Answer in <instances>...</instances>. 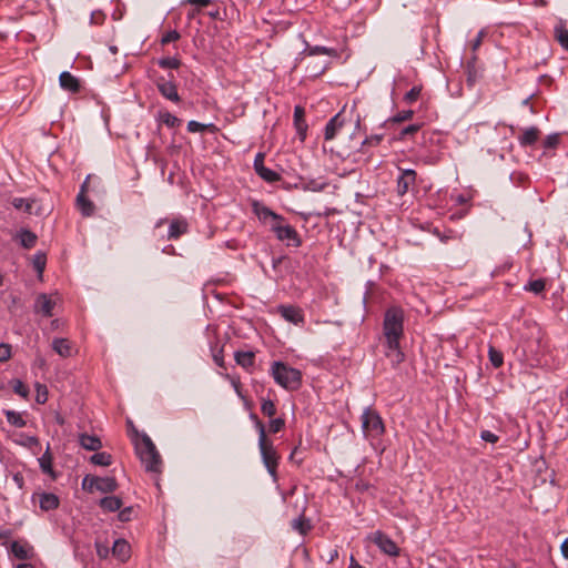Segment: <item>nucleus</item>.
<instances>
[{"mask_svg":"<svg viewBox=\"0 0 568 568\" xmlns=\"http://www.w3.org/2000/svg\"><path fill=\"white\" fill-rule=\"evenodd\" d=\"M12 481L16 484V486L19 488V489H22L23 486H24V478H23V475L21 473H14L12 475Z\"/></svg>","mask_w":568,"mask_h":568,"instance_id":"60","label":"nucleus"},{"mask_svg":"<svg viewBox=\"0 0 568 568\" xmlns=\"http://www.w3.org/2000/svg\"><path fill=\"white\" fill-rule=\"evenodd\" d=\"M189 224L184 219H175L170 223L168 239L178 240L181 235L187 233Z\"/></svg>","mask_w":568,"mask_h":568,"instance_id":"18","label":"nucleus"},{"mask_svg":"<svg viewBox=\"0 0 568 568\" xmlns=\"http://www.w3.org/2000/svg\"><path fill=\"white\" fill-rule=\"evenodd\" d=\"M158 64L162 69H178L181 65V61L178 58L165 57L159 59Z\"/></svg>","mask_w":568,"mask_h":568,"instance_id":"37","label":"nucleus"},{"mask_svg":"<svg viewBox=\"0 0 568 568\" xmlns=\"http://www.w3.org/2000/svg\"><path fill=\"white\" fill-rule=\"evenodd\" d=\"M539 138V130L536 126L527 128L523 131L518 141L521 146L532 145Z\"/></svg>","mask_w":568,"mask_h":568,"instance_id":"25","label":"nucleus"},{"mask_svg":"<svg viewBox=\"0 0 568 568\" xmlns=\"http://www.w3.org/2000/svg\"><path fill=\"white\" fill-rule=\"evenodd\" d=\"M271 374L276 384H278L285 389L295 390L301 386V372L282 362L276 361L272 363Z\"/></svg>","mask_w":568,"mask_h":568,"instance_id":"4","label":"nucleus"},{"mask_svg":"<svg viewBox=\"0 0 568 568\" xmlns=\"http://www.w3.org/2000/svg\"><path fill=\"white\" fill-rule=\"evenodd\" d=\"M99 505L103 510L114 513L121 509L122 500L118 496H106L100 500Z\"/></svg>","mask_w":568,"mask_h":568,"instance_id":"26","label":"nucleus"},{"mask_svg":"<svg viewBox=\"0 0 568 568\" xmlns=\"http://www.w3.org/2000/svg\"><path fill=\"white\" fill-rule=\"evenodd\" d=\"M252 211L261 223L270 224L272 226V223L285 222V219L282 215L275 213L260 201H252Z\"/></svg>","mask_w":568,"mask_h":568,"instance_id":"7","label":"nucleus"},{"mask_svg":"<svg viewBox=\"0 0 568 568\" xmlns=\"http://www.w3.org/2000/svg\"><path fill=\"white\" fill-rule=\"evenodd\" d=\"M420 129V125L419 124H409L407 126H405L400 133H399V139H405L406 136L408 135H413L415 134L416 132H418Z\"/></svg>","mask_w":568,"mask_h":568,"instance_id":"50","label":"nucleus"},{"mask_svg":"<svg viewBox=\"0 0 568 568\" xmlns=\"http://www.w3.org/2000/svg\"><path fill=\"white\" fill-rule=\"evenodd\" d=\"M156 88L163 98L174 103H179L181 101L173 74H170L169 79L163 77L159 78L156 80Z\"/></svg>","mask_w":568,"mask_h":568,"instance_id":"9","label":"nucleus"},{"mask_svg":"<svg viewBox=\"0 0 568 568\" xmlns=\"http://www.w3.org/2000/svg\"><path fill=\"white\" fill-rule=\"evenodd\" d=\"M271 231L274 232L278 241H286L287 245L298 247L302 244V241L296 230L288 224H284V222L272 223Z\"/></svg>","mask_w":568,"mask_h":568,"instance_id":"6","label":"nucleus"},{"mask_svg":"<svg viewBox=\"0 0 568 568\" xmlns=\"http://www.w3.org/2000/svg\"><path fill=\"white\" fill-rule=\"evenodd\" d=\"M186 3L196 6L197 9L205 8L211 4L212 0H185Z\"/></svg>","mask_w":568,"mask_h":568,"instance_id":"61","label":"nucleus"},{"mask_svg":"<svg viewBox=\"0 0 568 568\" xmlns=\"http://www.w3.org/2000/svg\"><path fill=\"white\" fill-rule=\"evenodd\" d=\"M276 312L286 322L292 323L296 326H303L305 323L303 310L298 306L282 304L277 306Z\"/></svg>","mask_w":568,"mask_h":568,"instance_id":"10","label":"nucleus"},{"mask_svg":"<svg viewBox=\"0 0 568 568\" xmlns=\"http://www.w3.org/2000/svg\"><path fill=\"white\" fill-rule=\"evenodd\" d=\"M294 125L301 142L306 139L307 124L304 120V109L302 106H295L294 109Z\"/></svg>","mask_w":568,"mask_h":568,"instance_id":"16","label":"nucleus"},{"mask_svg":"<svg viewBox=\"0 0 568 568\" xmlns=\"http://www.w3.org/2000/svg\"><path fill=\"white\" fill-rule=\"evenodd\" d=\"M118 488V483L114 477H99L97 476L95 489L101 493H113Z\"/></svg>","mask_w":568,"mask_h":568,"instance_id":"24","label":"nucleus"},{"mask_svg":"<svg viewBox=\"0 0 568 568\" xmlns=\"http://www.w3.org/2000/svg\"><path fill=\"white\" fill-rule=\"evenodd\" d=\"M546 287V282L542 278L532 280L529 281L525 286L524 290L527 292H532L534 294H540L544 292Z\"/></svg>","mask_w":568,"mask_h":568,"instance_id":"35","label":"nucleus"},{"mask_svg":"<svg viewBox=\"0 0 568 568\" xmlns=\"http://www.w3.org/2000/svg\"><path fill=\"white\" fill-rule=\"evenodd\" d=\"M112 555L122 562H125L131 556V547L125 539H116L111 548Z\"/></svg>","mask_w":568,"mask_h":568,"instance_id":"14","label":"nucleus"},{"mask_svg":"<svg viewBox=\"0 0 568 568\" xmlns=\"http://www.w3.org/2000/svg\"><path fill=\"white\" fill-rule=\"evenodd\" d=\"M206 128H207L206 124L200 123L194 120H192L187 123V131L192 132V133L203 132Z\"/></svg>","mask_w":568,"mask_h":568,"instance_id":"54","label":"nucleus"},{"mask_svg":"<svg viewBox=\"0 0 568 568\" xmlns=\"http://www.w3.org/2000/svg\"><path fill=\"white\" fill-rule=\"evenodd\" d=\"M383 138H384L383 134H375V135H371V136L366 138L362 142L361 151H363L366 145H374V146L378 145L383 141Z\"/></svg>","mask_w":568,"mask_h":568,"instance_id":"46","label":"nucleus"},{"mask_svg":"<svg viewBox=\"0 0 568 568\" xmlns=\"http://www.w3.org/2000/svg\"><path fill=\"white\" fill-rule=\"evenodd\" d=\"M285 426V420L281 417L278 418H273L270 420V425H268V430L273 434H276L278 433L280 430H282Z\"/></svg>","mask_w":568,"mask_h":568,"instance_id":"44","label":"nucleus"},{"mask_svg":"<svg viewBox=\"0 0 568 568\" xmlns=\"http://www.w3.org/2000/svg\"><path fill=\"white\" fill-rule=\"evenodd\" d=\"M475 60H476V57L474 55L471 61H469L467 63L468 81L471 83L475 81V78H476Z\"/></svg>","mask_w":568,"mask_h":568,"instance_id":"56","label":"nucleus"},{"mask_svg":"<svg viewBox=\"0 0 568 568\" xmlns=\"http://www.w3.org/2000/svg\"><path fill=\"white\" fill-rule=\"evenodd\" d=\"M292 527L293 529L298 530L301 534H306V531L310 529V525L306 524L303 517L293 519Z\"/></svg>","mask_w":568,"mask_h":568,"instance_id":"43","label":"nucleus"},{"mask_svg":"<svg viewBox=\"0 0 568 568\" xmlns=\"http://www.w3.org/2000/svg\"><path fill=\"white\" fill-rule=\"evenodd\" d=\"M95 483H97V476L87 475L82 479V489L91 493V491H93V489H95Z\"/></svg>","mask_w":568,"mask_h":568,"instance_id":"48","label":"nucleus"},{"mask_svg":"<svg viewBox=\"0 0 568 568\" xmlns=\"http://www.w3.org/2000/svg\"><path fill=\"white\" fill-rule=\"evenodd\" d=\"M135 450L146 471H161V456L156 450L155 445L146 434H143L141 438L136 439Z\"/></svg>","mask_w":568,"mask_h":568,"instance_id":"3","label":"nucleus"},{"mask_svg":"<svg viewBox=\"0 0 568 568\" xmlns=\"http://www.w3.org/2000/svg\"><path fill=\"white\" fill-rule=\"evenodd\" d=\"M234 358L237 365L245 369H248L254 365L255 354L251 351L247 352H235Z\"/></svg>","mask_w":568,"mask_h":568,"instance_id":"29","label":"nucleus"},{"mask_svg":"<svg viewBox=\"0 0 568 568\" xmlns=\"http://www.w3.org/2000/svg\"><path fill=\"white\" fill-rule=\"evenodd\" d=\"M95 548H97V555L99 556V558L105 559L109 557L111 550L108 545H104L101 542H95Z\"/></svg>","mask_w":568,"mask_h":568,"instance_id":"52","label":"nucleus"},{"mask_svg":"<svg viewBox=\"0 0 568 568\" xmlns=\"http://www.w3.org/2000/svg\"><path fill=\"white\" fill-rule=\"evenodd\" d=\"M54 304L55 303L47 294H40L34 302V312L50 317L52 316Z\"/></svg>","mask_w":568,"mask_h":568,"instance_id":"13","label":"nucleus"},{"mask_svg":"<svg viewBox=\"0 0 568 568\" xmlns=\"http://www.w3.org/2000/svg\"><path fill=\"white\" fill-rule=\"evenodd\" d=\"M250 417L251 419L254 420L255 428L258 432V448L262 462L266 467L268 474L273 477V479H276L280 456L273 443L270 439H267L264 424L258 419V417L255 414H251Z\"/></svg>","mask_w":568,"mask_h":568,"instance_id":"2","label":"nucleus"},{"mask_svg":"<svg viewBox=\"0 0 568 568\" xmlns=\"http://www.w3.org/2000/svg\"><path fill=\"white\" fill-rule=\"evenodd\" d=\"M384 336L393 362L400 363L404 354L400 351L399 339L404 331V313L399 307H390L385 312L383 323Z\"/></svg>","mask_w":568,"mask_h":568,"instance_id":"1","label":"nucleus"},{"mask_svg":"<svg viewBox=\"0 0 568 568\" xmlns=\"http://www.w3.org/2000/svg\"><path fill=\"white\" fill-rule=\"evenodd\" d=\"M159 119L161 123L165 124L168 128H175L179 126L181 123V120L179 118H176L168 111L160 112Z\"/></svg>","mask_w":568,"mask_h":568,"instance_id":"34","label":"nucleus"},{"mask_svg":"<svg viewBox=\"0 0 568 568\" xmlns=\"http://www.w3.org/2000/svg\"><path fill=\"white\" fill-rule=\"evenodd\" d=\"M413 115H414V111L406 110V111H402V112L397 113L396 115H394L390 119V121L395 122V123H400V122L410 120L413 118Z\"/></svg>","mask_w":568,"mask_h":568,"instance_id":"47","label":"nucleus"},{"mask_svg":"<svg viewBox=\"0 0 568 568\" xmlns=\"http://www.w3.org/2000/svg\"><path fill=\"white\" fill-rule=\"evenodd\" d=\"M10 552L20 560L29 559L33 556V548L27 542L12 541Z\"/></svg>","mask_w":568,"mask_h":568,"instance_id":"15","label":"nucleus"},{"mask_svg":"<svg viewBox=\"0 0 568 568\" xmlns=\"http://www.w3.org/2000/svg\"><path fill=\"white\" fill-rule=\"evenodd\" d=\"M256 174L268 183H274L281 180V175L277 172L266 168L265 165H261L258 171H256Z\"/></svg>","mask_w":568,"mask_h":568,"instance_id":"30","label":"nucleus"},{"mask_svg":"<svg viewBox=\"0 0 568 568\" xmlns=\"http://www.w3.org/2000/svg\"><path fill=\"white\" fill-rule=\"evenodd\" d=\"M261 165H264V154L263 153H257L255 155V159H254V170H255V172L258 171Z\"/></svg>","mask_w":568,"mask_h":568,"instance_id":"63","label":"nucleus"},{"mask_svg":"<svg viewBox=\"0 0 568 568\" xmlns=\"http://www.w3.org/2000/svg\"><path fill=\"white\" fill-rule=\"evenodd\" d=\"M49 446L47 447V450L45 453L42 455V457L39 458V465H40V468L41 470L44 473V474H49V475H52L53 474V469H52V456L49 452Z\"/></svg>","mask_w":568,"mask_h":568,"instance_id":"31","label":"nucleus"},{"mask_svg":"<svg viewBox=\"0 0 568 568\" xmlns=\"http://www.w3.org/2000/svg\"><path fill=\"white\" fill-rule=\"evenodd\" d=\"M484 36H485L484 30H480L477 33L476 38L471 41V49H473V51H476L480 47V44L483 42Z\"/></svg>","mask_w":568,"mask_h":568,"instance_id":"58","label":"nucleus"},{"mask_svg":"<svg viewBox=\"0 0 568 568\" xmlns=\"http://www.w3.org/2000/svg\"><path fill=\"white\" fill-rule=\"evenodd\" d=\"M52 348L62 357H70L73 352V347L67 338H54L52 342Z\"/></svg>","mask_w":568,"mask_h":568,"instance_id":"23","label":"nucleus"},{"mask_svg":"<svg viewBox=\"0 0 568 568\" xmlns=\"http://www.w3.org/2000/svg\"><path fill=\"white\" fill-rule=\"evenodd\" d=\"M362 429L366 438H378L385 430L384 423L379 414L367 407L362 414Z\"/></svg>","mask_w":568,"mask_h":568,"instance_id":"5","label":"nucleus"},{"mask_svg":"<svg viewBox=\"0 0 568 568\" xmlns=\"http://www.w3.org/2000/svg\"><path fill=\"white\" fill-rule=\"evenodd\" d=\"M488 357L491 365L495 368H499L504 364V355L500 351L496 349L494 346H489L488 348Z\"/></svg>","mask_w":568,"mask_h":568,"instance_id":"32","label":"nucleus"},{"mask_svg":"<svg viewBox=\"0 0 568 568\" xmlns=\"http://www.w3.org/2000/svg\"><path fill=\"white\" fill-rule=\"evenodd\" d=\"M22 439L19 442L21 445L26 447H33L39 445V439L36 436L21 435Z\"/></svg>","mask_w":568,"mask_h":568,"instance_id":"53","label":"nucleus"},{"mask_svg":"<svg viewBox=\"0 0 568 568\" xmlns=\"http://www.w3.org/2000/svg\"><path fill=\"white\" fill-rule=\"evenodd\" d=\"M81 447L87 450L97 452L102 447L101 439L95 435L81 434L79 436Z\"/></svg>","mask_w":568,"mask_h":568,"instance_id":"22","label":"nucleus"},{"mask_svg":"<svg viewBox=\"0 0 568 568\" xmlns=\"http://www.w3.org/2000/svg\"><path fill=\"white\" fill-rule=\"evenodd\" d=\"M560 549H561V554H562V556H564L566 559H568V538H566V539L562 541Z\"/></svg>","mask_w":568,"mask_h":568,"instance_id":"64","label":"nucleus"},{"mask_svg":"<svg viewBox=\"0 0 568 568\" xmlns=\"http://www.w3.org/2000/svg\"><path fill=\"white\" fill-rule=\"evenodd\" d=\"M47 256L44 253L38 252L33 255L32 264L38 273H42L45 267Z\"/></svg>","mask_w":568,"mask_h":568,"instance_id":"38","label":"nucleus"},{"mask_svg":"<svg viewBox=\"0 0 568 568\" xmlns=\"http://www.w3.org/2000/svg\"><path fill=\"white\" fill-rule=\"evenodd\" d=\"M420 92H422V87L419 85H415L405 95H404V101L408 104H412L414 103L415 101L418 100L419 95H420Z\"/></svg>","mask_w":568,"mask_h":568,"instance_id":"41","label":"nucleus"},{"mask_svg":"<svg viewBox=\"0 0 568 568\" xmlns=\"http://www.w3.org/2000/svg\"><path fill=\"white\" fill-rule=\"evenodd\" d=\"M262 413L267 417H273L276 414V406L271 399H263L261 404Z\"/></svg>","mask_w":568,"mask_h":568,"instance_id":"39","label":"nucleus"},{"mask_svg":"<svg viewBox=\"0 0 568 568\" xmlns=\"http://www.w3.org/2000/svg\"><path fill=\"white\" fill-rule=\"evenodd\" d=\"M326 185L327 184L325 182L311 180L310 182L306 183L305 189L313 192H320L323 191L326 187Z\"/></svg>","mask_w":568,"mask_h":568,"instance_id":"49","label":"nucleus"},{"mask_svg":"<svg viewBox=\"0 0 568 568\" xmlns=\"http://www.w3.org/2000/svg\"><path fill=\"white\" fill-rule=\"evenodd\" d=\"M59 83L60 87L69 92L75 93L80 90V82L78 78H75L73 74H71L68 71L61 72L59 77Z\"/></svg>","mask_w":568,"mask_h":568,"instance_id":"17","label":"nucleus"},{"mask_svg":"<svg viewBox=\"0 0 568 568\" xmlns=\"http://www.w3.org/2000/svg\"><path fill=\"white\" fill-rule=\"evenodd\" d=\"M11 357V346L6 343H0V362H7Z\"/></svg>","mask_w":568,"mask_h":568,"instance_id":"51","label":"nucleus"},{"mask_svg":"<svg viewBox=\"0 0 568 568\" xmlns=\"http://www.w3.org/2000/svg\"><path fill=\"white\" fill-rule=\"evenodd\" d=\"M47 400V389L45 386L38 385V395H37V402L40 404L45 403Z\"/></svg>","mask_w":568,"mask_h":568,"instance_id":"59","label":"nucleus"},{"mask_svg":"<svg viewBox=\"0 0 568 568\" xmlns=\"http://www.w3.org/2000/svg\"><path fill=\"white\" fill-rule=\"evenodd\" d=\"M12 387L13 392L18 394L19 396L27 398L29 395V388L28 386L21 382L20 379H13L12 381Z\"/></svg>","mask_w":568,"mask_h":568,"instance_id":"40","label":"nucleus"},{"mask_svg":"<svg viewBox=\"0 0 568 568\" xmlns=\"http://www.w3.org/2000/svg\"><path fill=\"white\" fill-rule=\"evenodd\" d=\"M11 204L14 209L22 210L28 214H39V207H36L37 201L33 199L14 197Z\"/></svg>","mask_w":568,"mask_h":568,"instance_id":"19","label":"nucleus"},{"mask_svg":"<svg viewBox=\"0 0 568 568\" xmlns=\"http://www.w3.org/2000/svg\"><path fill=\"white\" fill-rule=\"evenodd\" d=\"M331 50L326 47L316 45L310 50V54H329Z\"/></svg>","mask_w":568,"mask_h":568,"instance_id":"62","label":"nucleus"},{"mask_svg":"<svg viewBox=\"0 0 568 568\" xmlns=\"http://www.w3.org/2000/svg\"><path fill=\"white\" fill-rule=\"evenodd\" d=\"M6 417L8 423L16 427H24L27 424L21 414L14 410H6Z\"/></svg>","mask_w":568,"mask_h":568,"instance_id":"36","label":"nucleus"},{"mask_svg":"<svg viewBox=\"0 0 568 568\" xmlns=\"http://www.w3.org/2000/svg\"><path fill=\"white\" fill-rule=\"evenodd\" d=\"M554 33L560 45L568 51V29L562 20L555 26Z\"/></svg>","mask_w":568,"mask_h":568,"instance_id":"27","label":"nucleus"},{"mask_svg":"<svg viewBox=\"0 0 568 568\" xmlns=\"http://www.w3.org/2000/svg\"><path fill=\"white\" fill-rule=\"evenodd\" d=\"M39 498V506L43 511H50L57 509L60 505V499L55 494L52 493H40L34 494L33 498Z\"/></svg>","mask_w":568,"mask_h":568,"instance_id":"12","label":"nucleus"},{"mask_svg":"<svg viewBox=\"0 0 568 568\" xmlns=\"http://www.w3.org/2000/svg\"><path fill=\"white\" fill-rule=\"evenodd\" d=\"M559 140H560L559 133L549 134L544 141V146L546 149H554L559 144Z\"/></svg>","mask_w":568,"mask_h":568,"instance_id":"45","label":"nucleus"},{"mask_svg":"<svg viewBox=\"0 0 568 568\" xmlns=\"http://www.w3.org/2000/svg\"><path fill=\"white\" fill-rule=\"evenodd\" d=\"M344 119L339 113L334 115L325 125L324 136L325 140H333L337 132L343 128Z\"/></svg>","mask_w":568,"mask_h":568,"instance_id":"20","label":"nucleus"},{"mask_svg":"<svg viewBox=\"0 0 568 568\" xmlns=\"http://www.w3.org/2000/svg\"><path fill=\"white\" fill-rule=\"evenodd\" d=\"M416 182V172L412 169L400 170V174L397 178V193L398 195H405L409 189Z\"/></svg>","mask_w":568,"mask_h":568,"instance_id":"11","label":"nucleus"},{"mask_svg":"<svg viewBox=\"0 0 568 568\" xmlns=\"http://www.w3.org/2000/svg\"><path fill=\"white\" fill-rule=\"evenodd\" d=\"M372 541L379 548L385 555L395 557L399 554V548L396 542L383 531H375L372 535Z\"/></svg>","mask_w":568,"mask_h":568,"instance_id":"8","label":"nucleus"},{"mask_svg":"<svg viewBox=\"0 0 568 568\" xmlns=\"http://www.w3.org/2000/svg\"><path fill=\"white\" fill-rule=\"evenodd\" d=\"M181 38L180 33L176 30H171L164 33L161 38V44L165 45L171 42L178 41Z\"/></svg>","mask_w":568,"mask_h":568,"instance_id":"42","label":"nucleus"},{"mask_svg":"<svg viewBox=\"0 0 568 568\" xmlns=\"http://www.w3.org/2000/svg\"><path fill=\"white\" fill-rule=\"evenodd\" d=\"M132 513H133V508L132 507H126L124 509H120V513H119V520L121 521H129L131 520V516H132Z\"/></svg>","mask_w":568,"mask_h":568,"instance_id":"57","label":"nucleus"},{"mask_svg":"<svg viewBox=\"0 0 568 568\" xmlns=\"http://www.w3.org/2000/svg\"><path fill=\"white\" fill-rule=\"evenodd\" d=\"M16 237L19 240L21 246L28 250L36 245L38 239L33 232L24 229L18 232Z\"/></svg>","mask_w":568,"mask_h":568,"instance_id":"28","label":"nucleus"},{"mask_svg":"<svg viewBox=\"0 0 568 568\" xmlns=\"http://www.w3.org/2000/svg\"><path fill=\"white\" fill-rule=\"evenodd\" d=\"M480 438L483 440H485L487 443H491V444H495L498 442V436L490 430H483L480 433Z\"/></svg>","mask_w":568,"mask_h":568,"instance_id":"55","label":"nucleus"},{"mask_svg":"<svg viewBox=\"0 0 568 568\" xmlns=\"http://www.w3.org/2000/svg\"><path fill=\"white\" fill-rule=\"evenodd\" d=\"M90 462L98 466H110L112 463V457L110 454L101 452L92 455Z\"/></svg>","mask_w":568,"mask_h":568,"instance_id":"33","label":"nucleus"},{"mask_svg":"<svg viewBox=\"0 0 568 568\" xmlns=\"http://www.w3.org/2000/svg\"><path fill=\"white\" fill-rule=\"evenodd\" d=\"M85 185L87 182H84L81 186V192L77 196V204L82 215L91 216L94 212V204L84 195Z\"/></svg>","mask_w":568,"mask_h":568,"instance_id":"21","label":"nucleus"}]
</instances>
